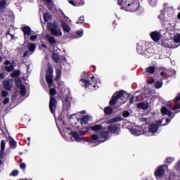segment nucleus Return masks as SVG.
I'll use <instances>...</instances> for the list:
<instances>
[{"instance_id":"14","label":"nucleus","mask_w":180,"mask_h":180,"mask_svg":"<svg viewBox=\"0 0 180 180\" xmlns=\"http://www.w3.org/2000/svg\"><path fill=\"white\" fill-rule=\"evenodd\" d=\"M6 143L5 140H2L1 142V151H0V158H4L5 155V146Z\"/></svg>"},{"instance_id":"48","label":"nucleus","mask_w":180,"mask_h":180,"mask_svg":"<svg viewBox=\"0 0 180 180\" xmlns=\"http://www.w3.org/2000/svg\"><path fill=\"white\" fill-rule=\"evenodd\" d=\"M20 168H22V169H25V168H26V164H25V163H21V164L20 165Z\"/></svg>"},{"instance_id":"59","label":"nucleus","mask_w":180,"mask_h":180,"mask_svg":"<svg viewBox=\"0 0 180 180\" xmlns=\"http://www.w3.org/2000/svg\"><path fill=\"white\" fill-rule=\"evenodd\" d=\"M42 1H46L47 4H50L51 2V0H42Z\"/></svg>"},{"instance_id":"6","label":"nucleus","mask_w":180,"mask_h":180,"mask_svg":"<svg viewBox=\"0 0 180 180\" xmlns=\"http://www.w3.org/2000/svg\"><path fill=\"white\" fill-rule=\"evenodd\" d=\"M128 6L131 12H134V11H137V9H139V6H140V4H139V0H134L131 4H128Z\"/></svg>"},{"instance_id":"55","label":"nucleus","mask_w":180,"mask_h":180,"mask_svg":"<svg viewBox=\"0 0 180 180\" xmlns=\"http://www.w3.org/2000/svg\"><path fill=\"white\" fill-rule=\"evenodd\" d=\"M156 123L158 124H161L162 123V120H159V121H157Z\"/></svg>"},{"instance_id":"62","label":"nucleus","mask_w":180,"mask_h":180,"mask_svg":"<svg viewBox=\"0 0 180 180\" xmlns=\"http://www.w3.org/2000/svg\"><path fill=\"white\" fill-rule=\"evenodd\" d=\"M136 101H139V96L136 97Z\"/></svg>"},{"instance_id":"3","label":"nucleus","mask_w":180,"mask_h":180,"mask_svg":"<svg viewBox=\"0 0 180 180\" xmlns=\"http://www.w3.org/2000/svg\"><path fill=\"white\" fill-rule=\"evenodd\" d=\"M46 79L49 84V87L51 88L53 86V68L51 66L49 67V72L46 75Z\"/></svg>"},{"instance_id":"30","label":"nucleus","mask_w":180,"mask_h":180,"mask_svg":"<svg viewBox=\"0 0 180 180\" xmlns=\"http://www.w3.org/2000/svg\"><path fill=\"white\" fill-rule=\"evenodd\" d=\"M19 75H20V71L19 70H15L11 74V76L12 77V78H15V77H19Z\"/></svg>"},{"instance_id":"18","label":"nucleus","mask_w":180,"mask_h":180,"mask_svg":"<svg viewBox=\"0 0 180 180\" xmlns=\"http://www.w3.org/2000/svg\"><path fill=\"white\" fill-rule=\"evenodd\" d=\"M61 27H63L64 32H66V33H70V32L71 31V27H70V25L66 24L65 21L61 22Z\"/></svg>"},{"instance_id":"12","label":"nucleus","mask_w":180,"mask_h":180,"mask_svg":"<svg viewBox=\"0 0 180 180\" xmlns=\"http://www.w3.org/2000/svg\"><path fill=\"white\" fill-rule=\"evenodd\" d=\"M120 130V127L116 124H112L108 127L109 133H117Z\"/></svg>"},{"instance_id":"54","label":"nucleus","mask_w":180,"mask_h":180,"mask_svg":"<svg viewBox=\"0 0 180 180\" xmlns=\"http://www.w3.org/2000/svg\"><path fill=\"white\" fill-rule=\"evenodd\" d=\"M70 4H71L72 5H73V6H75V3H74V1L71 0L69 1Z\"/></svg>"},{"instance_id":"15","label":"nucleus","mask_w":180,"mask_h":180,"mask_svg":"<svg viewBox=\"0 0 180 180\" xmlns=\"http://www.w3.org/2000/svg\"><path fill=\"white\" fill-rule=\"evenodd\" d=\"M89 120H91V116L85 115L80 119V124L82 126H85L86 124H88Z\"/></svg>"},{"instance_id":"34","label":"nucleus","mask_w":180,"mask_h":180,"mask_svg":"<svg viewBox=\"0 0 180 180\" xmlns=\"http://www.w3.org/2000/svg\"><path fill=\"white\" fill-rule=\"evenodd\" d=\"M10 146L12 148H15L16 147V141L11 140L10 142Z\"/></svg>"},{"instance_id":"27","label":"nucleus","mask_w":180,"mask_h":180,"mask_svg":"<svg viewBox=\"0 0 180 180\" xmlns=\"http://www.w3.org/2000/svg\"><path fill=\"white\" fill-rule=\"evenodd\" d=\"M104 112L105 115H112L113 113V109L110 107H106L104 108Z\"/></svg>"},{"instance_id":"4","label":"nucleus","mask_w":180,"mask_h":180,"mask_svg":"<svg viewBox=\"0 0 180 180\" xmlns=\"http://www.w3.org/2000/svg\"><path fill=\"white\" fill-rule=\"evenodd\" d=\"M123 96V91L115 92L110 101L109 105H115L117 102V99H120Z\"/></svg>"},{"instance_id":"57","label":"nucleus","mask_w":180,"mask_h":180,"mask_svg":"<svg viewBox=\"0 0 180 180\" xmlns=\"http://www.w3.org/2000/svg\"><path fill=\"white\" fill-rule=\"evenodd\" d=\"M141 122H147V119L142 118V119H141Z\"/></svg>"},{"instance_id":"24","label":"nucleus","mask_w":180,"mask_h":180,"mask_svg":"<svg viewBox=\"0 0 180 180\" xmlns=\"http://www.w3.org/2000/svg\"><path fill=\"white\" fill-rule=\"evenodd\" d=\"M146 71L148 73V74H154V72H155V67L154 66H150L148 68H147L146 69Z\"/></svg>"},{"instance_id":"10","label":"nucleus","mask_w":180,"mask_h":180,"mask_svg":"<svg viewBox=\"0 0 180 180\" xmlns=\"http://www.w3.org/2000/svg\"><path fill=\"white\" fill-rule=\"evenodd\" d=\"M150 37L153 41H160V39H161V33L154 31L150 33Z\"/></svg>"},{"instance_id":"61","label":"nucleus","mask_w":180,"mask_h":180,"mask_svg":"<svg viewBox=\"0 0 180 180\" xmlns=\"http://www.w3.org/2000/svg\"><path fill=\"white\" fill-rule=\"evenodd\" d=\"M169 121H170V120H169V119H168V118L166 120V122H167V123H168Z\"/></svg>"},{"instance_id":"26","label":"nucleus","mask_w":180,"mask_h":180,"mask_svg":"<svg viewBox=\"0 0 180 180\" xmlns=\"http://www.w3.org/2000/svg\"><path fill=\"white\" fill-rule=\"evenodd\" d=\"M6 7V1H0V12H2L4 9Z\"/></svg>"},{"instance_id":"7","label":"nucleus","mask_w":180,"mask_h":180,"mask_svg":"<svg viewBox=\"0 0 180 180\" xmlns=\"http://www.w3.org/2000/svg\"><path fill=\"white\" fill-rule=\"evenodd\" d=\"M15 85L20 90V95H22V96H26V87H25V85L22 84V82H16Z\"/></svg>"},{"instance_id":"63","label":"nucleus","mask_w":180,"mask_h":180,"mask_svg":"<svg viewBox=\"0 0 180 180\" xmlns=\"http://www.w3.org/2000/svg\"><path fill=\"white\" fill-rule=\"evenodd\" d=\"M2 61V57L0 56V63Z\"/></svg>"},{"instance_id":"51","label":"nucleus","mask_w":180,"mask_h":180,"mask_svg":"<svg viewBox=\"0 0 180 180\" xmlns=\"http://www.w3.org/2000/svg\"><path fill=\"white\" fill-rule=\"evenodd\" d=\"M0 78H1V79H4L5 78V74L1 73L0 74Z\"/></svg>"},{"instance_id":"5","label":"nucleus","mask_w":180,"mask_h":180,"mask_svg":"<svg viewBox=\"0 0 180 180\" xmlns=\"http://www.w3.org/2000/svg\"><path fill=\"white\" fill-rule=\"evenodd\" d=\"M49 109L51 113H54L56 109H57V101L53 96L50 97Z\"/></svg>"},{"instance_id":"41","label":"nucleus","mask_w":180,"mask_h":180,"mask_svg":"<svg viewBox=\"0 0 180 180\" xmlns=\"http://www.w3.org/2000/svg\"><path fill=\"white\" fill-rule=\"evenodd\" d=\"M8 95V91H3L1 92V96H3V98H6V96Z\"/></svg>"},{"instance_id":"35","label":"nucleus","mask_w":180,"mask_h":180,"mask_svg":"<svg viewBox=\"0 0 180 180\" xmlns=\"http://www.w3.org/2000/svg\"><path fill=\"white\" fill-rule=\"evenodd\" d=\"M6 71H8V72L13 71V65H11L10 66L7 67Z\"/></svg>"},{"instance_id":"23","label":"nucleus","mask_w":180,"mask_h":180,"mask_svg":"<svg viewBox=\"0 0 180 180\" xmlns=\"http://www.w3.org/2000/svg\"><path fill=\"white\" fill-rule=\"evenodd\" d=\"M72 136L74 137L76 141H81V140H82V138L79 137V135L76 131H72Z\"/></svg>"},{"instance_id":"38","label":"nucleus","mask_w":180,"mask_h":180,"mask_svg":"<svg viewBox=\"0 0 180 180\" xmlns=\"http://www.w3.org/2000/svg\"><path fill=\"white\" fill-rule=\"evenodd\" d=\"M122 116L124 117H129V116H130V113L128 111H125L123 112Z\"/></svg>"},{"instance_id":"36","label":"nucleus","mask_w":180,"mask_h":180,"mask_svg":"<svg viewBox=\"0 0 180 180\" xmlns=\"http://www.w3.org/2000/svg\"><path fill=\"white\" fill-rule=\"evenodd\" d=\"M49 94L50 95H51L52 96H54V95H56V89H51L49 90Z\"/></svg>"},{"instance_id":"22","label":"nucleus","mask_w":180,"mask_h":180,"mask_svg":"<svg viewBox=\"0 0 180 180\" xmlns=\"http://www.w3.org/2000/svg\"><path fill=\"white\" fill-rule=\"evenodd\" d=\"M91 130H93V131H101V130H103V126L101 124H96L91 127Z\"/></svg>"},{"instance_id":"28","label":"nucleus","mask_w":180,"mask_h":180,"mask_svg":"<svg viewBox=\"0 0 180 180\" xmlns=\"http://www.w3.org/2000/svg\"><path fill=\"white\" fill-rule=\"evenodd\" d=\"M61 78V70L60 69L56 70V76L55 77V81H58V79Z\"/></svg>"},{"instance_id":"50","label":"nucleus","mask_w":180,"mask_h":180,"mask_svg":"<svg viewBox=\"0 0 180 180\" xmlns=\"http://www.w3.org/2000/svg\"><path fill=\"white\" fill-rule=\"evenodd\" d=\"M28 55H29V51H27L24 52L23 57H27Z\"/></svg>"},{"instance_id":"9","label":"nucleus","mask_w":180,"mask_h":180,"mask_svg":"<svg viewBox=\"0 0 180 180\" xmlns=\"http://www.w3.org/2000/svg\"><path fill=\"white\" fill-rule=\"evenodd\" d=\"M3 85L4 88H5L6 91H11V89H12V86H13V81L12 79L4 80Z\"/></svg>"},{"instance_id":"43","label":"nucleus","mask_w":180,"mask_h":180,"mask_svg":"<svg viewBox=\"0 0 180 180\" xmlns=\"http://www.w3.org/2000/svg\"><path fill=\"white\" fill-rule=\"evenodd\" d=\"M179 101H180V94H179L176 96V98H175V99H174V102L176 103V102H178Z\"/></svg>"},{"instance_id":"56","label":"nucleus","mask_w":180,"mask_h":180,"mask_svg":"<svg viewBox=\"0 0 180 180\" xmlns=\"http://www.w3.org/2000/svg\"><path fill=\"white\" fill-rule=\"evenodd\" d=\"M41 47H44V49H47V46L44 44H41Z\"/></svg>"},{"instance_id":"40","label":"nucleus","mask_w":180,"mask_h":180,"mask_svg":"<svg viewBox=\"0 0 180 180\" xmlns=\"http://www.w3.org/2000/svg\"><path fill=\"white\" fill-rule=\"evenodd\" d=\"M30 40H31L32 41H34V40H37V35H32V36L30 37Z\"/></svg>"},{"instance_id":"17","label":"nucleus","mask_w":180,"mask_h":180,"mask_svg":"<svg viewBox=\"0 0 180 180\" xmlns=\"http://www.w3.org/2000/svg\"><path fill=\"white\" fill-rule=\"evenodd\" d=\"M131 133L134 134V136H140L142 134L143 131H141V129L137 127V128H132L131 129Z\"/></svg>"},{"instance_id":"1","label":"nucleus","mask_w":180,"mask_h":180,"mask_svg":"<svg viewBox=\"0 0 180 180\" xmlns=\"http://www.w3.org/2000/svg\"><path fill=\"white\" fill-rule=\"evenodd\" d=\"M108 136V131L97 132L92 135V140L94 143H103V141H106Z\"/></svg>"},{"instance_id":"25","label":"nucleus","mask_w":180,"mask_h":180,"mask_svg":"<svg viewBox=\"0 0 180 180\" xmlns=\"http://www.w3.org/2000/svg\"><path fill=\"white\" fill-rule=\"evenodd\" d=\"M28 50L31 52L33 53L36 50V44L34 43H31L28 46Z\"/></svg>"},{"instance_id":"19","label":"nucleus","mask_w":180,"mask_h":180,"mask_svg":"<svg viewBox=\"0 0 180 180\" xmlns=\"http://www.w3.org/2000/svg\"><path fill=\"white\" fill-rule=\"evenodd\" d=\"M148 130L150 133H155L158 130V125L157 124H151L148 127Z\"/></svg>"},{"instance_id":"13","label":"nucleus","mask_w":180,"mask_h":180,"mask_svg":"<svg viewBox=\"0 0 180 180\" xmlns=\"http://www.w3.org/2000/svg\"><path fill=\"white\" fill-rule=\"evenodd\" d=\"M122 120H123V119H122V117H116L111 118V119L105 121V123H106V124H112L113 123H117V122H122Z\"/></svg>"},{"instance_id":"49","label":"nucleus","mask_w":180,"mask_h":180,"mask_svg":"<svg viewBox=\"0 0 180 180\" xmlns=\"http://www.w3.org/2000/svg\"><path fill=\"white\" fill-rule=\"evenodd\" d=\"M172 161H174V158H168L167 159V162H172Z\"/></svg>"},{"instance_id":"60","label":"nucleus","mask_w":180,"mask_h":180,"mask_svg":"<svg viewBox=\"0 0 180 180\" xmlns=\"http://www.w3.org/2000/svg\"><path fill=\"white\" fill-rule=\"evenodd\" d=\"M177 18L180 20V13H178Z\"/></svg>"},{"instance_id":"16","label":"nucleus","mask_w":180,"mask_h":180,"mask_svg":"<svg viewBox=\"0 0 180 180\" xmlns=\"http://www.w3.org/2000/svg\"><path fill=\"white\" fill-rule=\"evenodd\" d=\"M46 38L47 41H49V43L52 46H56V44H57V41H56V38H54V37L47 34L46 35Z\"/></svg>"},{"instance_id":"8","label":"nucleus","mask_w":180,"mask_h":180,"mask_svg":"<svg viewBox=\"0 0 180 180\" xmlns=\"http://www.w3.org/2000/svg\"><path fill=\"white\" fill-rule=\"evenodd\" d=\"M164 168H165V165L160 166L155 172V176H164V174H165V169Z\"/></svg>"},{"instance_id":"32","label":"nucleus","mask_w":180,"mask_h":180,"mask_svg":"<svg viewBox=\"0 0 180 180\" xmlns=\"http://www.w3.org/2000/svg\"><path fill=\"white\" fill-rule=\"evenodd\" d=\"M161 86H162V82H157L155 83V87L157 89L161 88Z\"/></svg>"},{"instance_id":"52","label":"nucleus","mask_w":180,"mask_h":180,"mask_svg":"<svg viewBox=\"0 0 180 180\" xmlns=\"http://www.w3.org/2000/svg\"><path fill=\"white\" fill-rule=\"evenodd\" d=\"M133 102H134V97H131V98H130V101H129V103H133Z\"/></svg>"},{"instance_id":"64","label":"nucleus","mask_w":180,"mask_h":180,"mask_svg":"<svg viewBox=\"0 0 180 180\" xmlns=\"http://www.w3.org/2000/svg\"><path fill=\"white\" fill-rule=\"evenodd\" d=\"M164 74V72H162L161 73H160V75H162Z\"/></svg>"},{"instance_id":"20","label":"nucleus","mask_w":180,"mask_h":180,"mask_svg":"<svg viewBox=\"0 0 180 180\" xmlns=\"http://www.w3.org/2000/svg\"><path fill=\"white\" fill-rule=\"evenodd\" d=\"M22 32L25 34V39H26V36H30L32 34V30L29 27H24L22 28Z\"/></svg>"},{"instance_id":"21","label":"nucleus","mask_w":180,"mask_h":180,"mask_svg":"<svg viewBox=\"0 0 180 180\" xmlns=\"http://www.w3.org/2000/svg\"><path fill=\"white\" fill-rule=\"evenodd\" d=\"M137 108H138V109H143L146 110L148 109V103H144V102L139 103L137 104Z\"/></svg>"},{"instance_id":"44","label":"nucleus","mask_w":180,"mask_h":180,"mask_svg":"<svg viewBox=\"0 0 180 180\" xmlns=\"http://www.w3.org/2000/svg\"><path fill=\"white\" fill-rule=\"evenodd\" d=\"M9 103V98H6L4 100V105H8Z\"/></svg>"},{"instance_id":"37","label":"nucleus","mask_w":180,"mask_h":180,"mask_svg":"<svg viewBox=\"0 0 180 180\" xmlns=\"http://www.w3.org/2000/svg\"><path fill=\"white\" fill-rule=\"evenodd\" d=\"M11 175H12V176H18V175H19V172L18 170H14Z\"/></svg>"},{"instance_id":"47","label":"nucleus","mask_w":180,"mask_h":180,"mask_svg":"<svg viewBox=\"0 0 180 180\" xmlns=\"http://www.w3.org/2000/svg\"><path fill=\"white\" fill-rule=\"evenodd\" d=\"M150 5H153V6H154V5H155V4H157V0H150Z\"/></svg>"},{"instance_id":"58","label":"nucleus","mask_w":180,"mask_h":180,"mask_svg":"<svg viewBox=\"0 0 180 180\" xmlns=\"http://www.w3.org/2000/svg\"><path fill=\"white\" fill-rule=\"evenodd\" d=\"M4 64L9 65V64H11V62L8 60H6Z\"/></svg>"},{"instance_id":"31","label":"nucleus","mask_w":180,"mask_h":180,"mask_svg":"<svg viewBox=\"0 0 180 180\" xmlns=\"http://www.w3.org/2000/svg\"><path fill=\"white\" fill-rule=\"evenodd\" d=\"M174 40L175 43H180V34H177L174 37Z\"/></svg>"},{"instance_id":"11","label":"nucleus","mask_w":180,"mask_h":180,"mask_svg":"<svg viewBox=\"0 0 180 180\" xmlns=\"http://www.w3.org/2000/svg\"><path fill=\"white\" fill-rule=\"evenodd\" d=\"M160 112L163 116H165V115H167L169 117H171V116H172V112H171L169 110H168V108H167V107H165V106H162L161 108Z\"/></svg>"},{"instance_id":"33","label":"nucleus","mask_w":180,"mask_h":180,"mask_svg":"<svg viewBox=\"0 0 180 180\" xmlns=\"http://www.w3.org/2000/svg\"><path fill=\"white\" fill-rule=\"evenodd\" d=\"M44 19L45 22H47L48 20H50V19H51L50 15L49 13H45L44 15Z\"/></svg>"},{"instance_id":"46","label":"nucleus","mask_w":180,"mask_h":180,"mask_svg":"<svg viewBox=\"0 0 180 180\" xmlns=\"http://www.w3.org/2000/svg\"><path fill=\"white\" fill-rule=\"evenodd\" d=\"M179 108H180V104L179 103L174 106L173 110H176V109H179Z\"/></svg>"},{"instance_id":"45","label":"nucleus","mask_w":180,"mask_h":180,"mask_svg":"<svg viewBox=\"0 0 180 180\" xmlns=\"http://www.w3.org/2000/svg\"><path fill=\"white\" fill-rule=\"evenodd\" d=\"M79 134L80 136H84V134H86V133H88L87 131H79Z\"/></svg>"},{"instance_id":"2","label":"nucleus","mask_w":180,"mask_h":180,"mask_svg":"<svg viewBox=\"0 0 180 180\" xmlns=\"http://www.w3.org/2000/svg\"><path fill=\"white\" fill-rule=\"evenodd\" d=\"M47 27L50 30L52 36H55L56 37H60L63 36V32H61V28H60V27H58V25L50 24V25H48Z\"/></svg>"},{"instance_id":"53","label":"nucleus","mask_w":180,"mask_h":180,"mask_svg":"<svg viewBox=\"0 0 180 180\" xmlns=\"http://www.w3.org/2000/svg\"><path fill=\"white\" fill-rule=\"evenodd\" d=\"M77 34H78V36H82V31H77Z\"/></svg>"},{"instance_id":"39","label":"nucleus","mask_w":180,"mask_h":180,"mask_svg":"<svg viewBox=\"0 0 180 180\" xmlns=\"http://www.w3.org/2000/svg\"><path fill=\"white\" fill-rule=\"evenodd\" d=\"M83 82H84V84L86 88V86H89V85H91V84H89V81H88V80L83 79Z\"/></svg>"},{"instance_id":"29","label":"nucleus","mask_w":180,"mask_h":180,"mask_svg":"<svg viewBox=\"0 0 180 180\" xmlns=\"http://www.w3.org/2000/svg\"><path fill=\"white\" fill-rule=\"evenodd\" d=\"M52 58L55 63H58L60 61V57H58V54L57 53H53L52 56Z\"/></svg>"},{"instance_id":"42","label":"nucleus","mask_w":180,"mask_h":180,"mask_svg":"<svg viewBox=\"0 0 180 180\" xmlns=\"http://www.w3.org/2000/svg\"><path fill=\"white\" fill-rule=\"evenodd\" d=\"M65 105H66L67 106H70V105H71V103H70V101H68V98H66L65 99Z\"/></svg>"}]
</instances>
